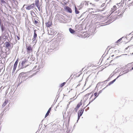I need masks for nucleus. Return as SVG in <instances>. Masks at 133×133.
I'll use <instances>...</instances> for the list:
<instances>
[{
	"label": "nucleus",
	"mask_w": 133,
	"mask_h": 133,
	"mask_svg": "<svg viewBox=\"0 0 133 133\" xmlns=\"http://www.w3.org/2000/svg\"><path fill=\"white\" fill-rule=\"evenodd\" d=\"M64 17L63 15L57 14L55 16V19L56 21H58L59 22H62L64 20Z\"/></svg>",
	"instance_id": "f257e3e1"
},
{
	"label": "nucleus",
	"mask_w": 133,
	"mask_h": 133,
	"mask_svg": "<svg viewBox=\"0 0 133 133\" xmlns=\"http://www.w3.org/2000/svg\"><path fill=\"white\" fill-rule=\"evenodd\" d=\"M29 62L27 59H25L24 61H22L21 65H19L20 66H21V68H23L26 67L29 65Z\"/></svg>",
	"instance_id": "f03ea898"
},
{
	"label": "nucleus",
	"mask_w": 133,
	"mask_h": 133,
	"mask_svg": "<svg viewBox=\"0 0 133 133\" xmlns=\"http://www.w3.org/2000/svg\"><path fill=\"white\" fill-rule=\"evenodd\" d=\"M26 50L28 54L32 52L33 51V47L30 45H26Z\"/></svg>",
	"instance_id": "7ed1b4c3"
},
{
	"label": "nucleus",
	"mask_w": 133,
	"mask_h": 133,
	"mask_svg": "<svg viewBox=\"0 0 133 133\" xmlns=\"http://www.w3.org/2000/svg\"><path fill=\"white\" fill-rule=\"evenodd\" d=\"M5 46L8 49H11L13 47L12 44H11L9 42H6L5 43Z\"/></svg>",
	"instance_id": "20e7f679"
},
{
	"label": "nucleus",
	"mask_w": 133,
	"mask_h": 133,
	"mask_svg": "<svg viewBox=\"0 0 133 133\" xmlns=\"http://www.w3.org/2000/svg\"><path fill=\"white\" fill-rule=\"evenodd\" d=\"M130 40V39H128V36L126 37H122V41L121 42L127 43L129 42Z\"/></svg>",
	"instance_id": "39448f33"
},
{
	"label": "nucleus",
	"mask_w": 133,
	"mask_h": 133,
	"mask_svg": "<svg viewBox=\"0 0 133 133\" xmlns=\"http://www.w3.org/2000/svg\"><path fill=\"white\" fill-rule=\"evenodd\" d=\"M84 111V110L82 109H81L79 111V112L78 113V120L81 116L82 114Z\"/></svg>",
	"instance_id": "423d86ee"
},
{
	"label": "nucleus",
	"mask_w": 133,
	"mask_h": 133,
	"mask_svg": "<svg viewBox=\"0 0 133 133\" xmlns=\"http://www.w3.org/2000/svg\"><path fill=\"white\" fill-rule=\"evenodd\" d=\"M46 26L47 27H50L51 26L52 24V21L51 20L49 19L48 22L45 24Z\"/></svg>",
	"instance_id": "0eeeda50"
},
{
	"label": "nucleus",
	"mask_w": 133,
	"mask_h": 133,
	"mask_svg": "<svg viewBox=\"0 0 133 133\" xmlns=\"http://www.w3.org/2000/svg\"><path fill=\"white\" fill-rule=\"evenodd\" d=\"M34 3L31 4V5L28 6L26 8V9L27 10H30L33 8L34 7Z\"/></svg>",
	"instance_id": "6e6552de"
},
{
	"label": "nucleus",
	"mask_w": 133,
	"mask_h": 133,
	"mask_svg": "<svg viewBox=\"0 0 133 133\" xmlns=\"http://www.w3.org/2000/svg\"><path fill=\"white\" fill-rule=\"evenodd\" d=\"M36 30H34V34L33 37L32 39V40H33V41L35 40L36 39V38L37 37V34L36 32Z\"/></svg>",
	"instance_id": "1a4fd4ad"
},
{
	"label": "nucleus",
	"mask_w": 133,
	"mask_h": 133,
	"mask_svg": "<svg viewBox=\"0 0 133 133\" xmlns=\"http://www.w3.org/2000/svg\"><path fill=\"white\" fill-rule=\"evenodd\" d=\"M18 63L17 61L15 62L14 66L13 69L12 71V72H14L15 71L16 68L17 64Z\"/></svg>",
	"instance_id": "9d476101"
},
{
	"label": "nucleus",
	"mask_w": 133,
	"mask_h": 133,
	"mask_svg": "<svg viewBox=\"0 0 133 133\" xmlns=\"http://www.w3.org/2000/svg\"><path fill=\"white\" fill-rule=\"evenodd\" d=\"M64 9L65 10L67 11L68 12H69L70 13H71L72 12V11L71 9L68 6H66Z\"/></svg>",
	"instance_id": "9b49d317"
},
{
	"label": "nucleus",
	"mask_w": 133,
	"mask_h": 133,
	"mask_svg": "<svg viewBox=\"0 0 133 133\" xmlns=\"http://www.w3.org/2000/svg\"><path fill=\"white\" fill-rule=\"evenodd\" d=\"M96 98H95V96H94V95L93 94H92L90 98V102H92L93 101H94V100H95Z\"/></svg>",
	"instance_id": "f8f14e48"
},
{
	"label": "nucleus",
	"mask_w": 133,
	"mask_h": 133,
	"mask_svg": "<svg viewBox=\"0 0 133 133\" xmlns=\"http://www.w3.org/2000/svg\"><path fill=\"white\" fill-rule=\"evenodd\" d=\"M82 104V103L81 101L78 104L76 107L75 108V109L76 110H78V108L80 107V106Z\"/></svg>",
	"instance_id": "ddd939ff"
},
{
	"label": "nucleus",
	"mask_w": 133,
	"mask_h": 133,
	"mask_svg": "<svg viewBox=\"0 0 133 133\" xmlns=\"http://www.w3.org/2000/svg\"><path fill=\"white\" fill-rule=\"evenodd\" d=\"M35 4L36 6L38 8H39V0H35Z\"/></svg>",
	"instance_id": "4468645a"
},
{
	"label": "nucleus",
	"mask_w": 133,
	"mask_h": 133,
	"mask_svg": "<svg viewBox=\"0 0 133 133\" xmlns=\"http://www.w3.org/2000/svg\"><path fill=\"white\" fill-rule=\"evenodd\" d=\"M51 107H50L49 108V109L48 110V111L46 113L45 116V117H46L49 115L51 110Z\"/></svg>",
	"instance_id": "2eb2a0df"
},
{
	"label": "nucleus",
	"mask_w": 133,
	"mask_h": 133,
	"mask_svg": "<svg viewBox=\"0 0 133 133\" xmlns=\"http://www.w3.org/2000/svg\"><path fill=\"white\" fill-rule=\"evenodd\" d=\"M116 5H114L112 8H111V11L112 12H114L116 10Z\"/></svg>",
	"instance_id": "dca6fc26"
},
{
	"label": "nucleus",
	"mask_w": 133,
	"mask_h": 133,
	"mask_svg": "<svg viewBox=\"0 0 133 133\" xmlns=\"http://www.w3.org/2000/svg\"><path fill=\"white\" fill-rule=\"evenodd\" d=\"M8 102V100H5L4 102L3 103L2 106H3V107L5 106L7 104V103Z\"/></svg>",
	"instance_id": "f3484780"
},
{
	"label": "nucleus",
	"mask_w": 133,
	"mask_h": 133,
	"mask_svg": "<svg viewBox=\"0 0 133 133\" xmlns=\"http://www.w3.org/2000/svg\"><path fill=\"white\" fill-rule=\"evenodd\" d=\"M69 30L70 32L71 33H73L75 32V31L71 28H70Z\"/></svg>",
	"instance_id": "a211bd4d"
},
{
	"label": "nucleus",
	"mask_w": 133,
	"mask_h": 133,
	"mask_svg": "<svg viewBox=\"0 0 133 133\" xmlns=\"http://www.w3.org/2000/svg\"><path fill=\"white\" fill-rule=\"evenodd\" d=\"M109 50L112 51H114V52L116 51V50H115V48H110Z\"/></svg>",
	"instance_id": "6ab92c4d"
},
{
	"label": "nucleus",
	"mask_w": 133,
	"mask_h": 133,
	"mask_svg": "<svg viewBox=\"0 0 133 133\" xmlns=\"http://www.w3.org/2000/svg\"><path fill=\"white\" fill-rule=\"evenodd\" d=\"M75 12L76 14H78L79 13V12L77 10L76 7H75Z\"/></svg>",
	"instance_id": "aec40b11"
},
{
	"label": "nucleus",
	"mask_w": 133,
	"mask_h": 133,
	"mask_svg": "<svg viewBox=\"0 0 133 133\" xmlns=\"http://www.w3.org/2000/svg\"><path fill=\"white\" fill-rule=\"evenodd\" d=\"M99 94H98L97 92H95L94 94V96L95 97V98H96L98 96Z\"/></svg>",
	"instance_id": "412c9836"
},
{
	"label": "nucleus",
	"mask_w": 133,
	"mask_h": 133,
	"mask_svg": "<svg viewBox=\"0 0 133 133\" xmlns=\"http://www.w3.org/2000/svg\"><path fill=\"white\" fill-rule=\"evenodd\" d=\"M65 82H63V83H62L60 85V87H61L64 86V85L65 84Z\"/></svg>",
	"instance_id": "4be33fe9"
},
{
	"label": "nucleus",
	"mask_w": 133,
	"mask_h": 133,
	"mask_svg": "<svg viewBox=\"0 0 133 133\" xmlns=\"http://www.w3.org/2000/svg\"><path fill=\"white\" fill-rule=\"evenodd\" d=\"M1 29L2 31H4V26L3 25H1Z\"/></svg>",
	"instance_id": "5701e85b"
},
{
	"label": "nucleus",
	"mask_w": 133,
	"mask_h": 133,
	"mask_svg": "<svg viewBox=\"0 0 133 133\" xmlns=\"http://www.w3.org/2000/svg\"><path fill=\"white\" fill-rule=\"evenodd\" d=\"M34 23L35 24H36L39 23L38 21H37L36 20H35L34 21Z\"/></svg>",
	"instance_id": "b1692460"
},
{
	"label": "nucleus",
	"mask_w": 133,
	"mask_h": 133,
	"mask_svg": "<svg viewBox=\"0 0 133 133\" xmlns=\"http://www.w3.org/2000/svg\"><path fill=\"white\" fill-rule=\"evenodd\" d=\"M122 41V38L119 39L117 41V42L118 43L121 41Z\"/></svg>",
	"instance_id": "393cba45"
},
{
	"label": "nucleus",
	"mask_w": 133,
	"mask_h": 133,
	"mask_svg": "<svg viewBox=\"0 0 133 133\" xmlns=\"http://www.w3.org/2000/svg\"><path fill=\"white\" fill-rule=\"evenodd\" d=\"M130 5H133V1L130 4Z\"/></svg>",
	"instance_id": "a878e982"
},
{
	"label": "nucleus",
	"mask_w": 133,
	"mask_h": 133,
	"mask_svg": "<svg viewBox=\"0 0 133 133\" xmlns=\"http://www.w3.org/2000/svg\"><path fill=\"white\" fill-rule=\"evenodd\" d=\"M33 14H35L34 12L33 11H31V14L32 15Z\"/></svg>",
	"instance_id": "bb28decb"
},
{
	"label": "nucleus",
	"mask_w": 133,
	"mask_h": 133,
	"mask_svg": "<svg viewBox=\"0 0 133 133\" xmlns=\"http://www.w3.org/2000/svg\"><path fill=\"white\" fill-rule=\"evenodd\" d=\"M16 37L17 38V39L18 40H19V39L20 38H19V36H16Z\"/></svg>",
	"instance_id": "cd10ccee"
},
{
	"label": "nucleus",
	"mask_w": 133,
	"mask_h": 133,
	"mask_svg": "<svg viewBox=\"0 0 133 133\" xmlns=\"http://www.w3.org/2000/svg\"><path fill=\"white\" fill-rule=\"evenodd\" d=\"M1 2L2 3H5V2L4 1H3V0H2Z\"/></svg>",
	"instance_id": "c85d7f7f"
},
{
	"label": "nucleus",
	"mask_w": 133,
	"mask_h": 133,
	"mask_svg": "<svg viewBox=\"0 0 133 133\" xmlns=\"http://www.w3.org/2000/svg\"><path fill=\"white\" fill-rule=\"evenodd\" d=\"M128 47L126 48H125V51H126V50H127V49H128Z\"/></svg>",
	"instance_id": "c756f323"
},
{
	"label": "nucleus",
	"mask_w": 133,
	"mask_h": 133,
	"mask_svg": "<svg viewBox=\"0 0 133 133\" xmlns=\"http://www.w3.org/2000/svg\"><path fill=\"white\" fill-rule=\"evenodd\" d=\"M116 79H114V80H113V81L114 82L115 81Z\"/></svg>",
	"instance_id": "7c9ffc66"
},
{
	"label": "nucleus",
	"mask_w": 133,
	"mask_h": 133,
	"mask_svg": "<svg viewBox=\"0 0 133 133\" xmlns=\"http://www.w3.org/2000/svg\"><path fill=\"white\" fill-rule=\"evenodd\" d=\"M111 83H114V82L113 81H112L110 82Z\"/></svg>",
	"instance_id": "2f4dec72"
},
{
	"label": "nucleus",
	"mask_w": 133,
	"mask_h": 133,
	"mask_svg": "<svg viewBox=\"0 0 133 133\" xmlns=\"http://www.w3.org/2000/svg\"><path fill=\"white\" fill-rule=\"evenodd\" d=\"M114 56V55H111V57H113V56Z\"/></svg>",
	"instance_id": "473e14b6"
},
{
	"label": "nucleus",
	"mask_w": 133,
	"mask_h": 133,
	"mask_svg": "<svg viewBox=\"0 0 133 133\" xmlns=\"http://www.w3.org/2000/svg\"><path fill=\"white\" fill-rule=\"evenodd\" d=\"M22 73H23V72L21 73L20 74H22Z\"/></svg>",
	"instance_id": "72a5a7b5"
},
{
	"label": "nucleus",
	"mask_w": 133,
	"mask_h": 133,
	"mask_svg": "<svg viewBox=\"0 0 133 133\" xmlns=\"http://www.w3.org/2000/svg\"><path fill=\"white\" fill-rule=\"evenodd\" d=\"M132 69H133V67L132 68Z\"/></svg>",
	"instance_id": "f704fd0d"
},
{
	"label": "nucleus",
	"mask_w": 133,
	"mask_h": 133,
	"mask_svg": "<svg viewBox=\"0 0 133 133\" xmlns=\"http://www.w3.org/2000/svg\"><path fill=\"white\" fill-rule=\"evenodd\" d=\"M112 60L111 61V62H112Z\"/></svg>",
	"instance_id": "c9c22d12"
}]
</instances>
